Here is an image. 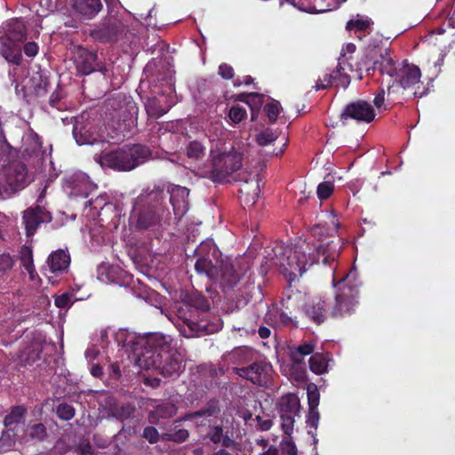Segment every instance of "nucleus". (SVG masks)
<instances>
[{
    "label": "nucleus",
    "instance_id": "1",
    "mask_svg": "<svg viewBox=\"0 0 455 455\" xmlns=\"http://www.w3.org/2000/svg\"><path fill=\"white\" fill-rule=\"evenodd\" d=\"M195 253L197 257L196 271L199 275H206L212 283L220 284L224 292L233 290L248 268L242 266L241 260H219L218 250L212 241L202 242Z\"/></svg>",
    "mask_w": 455,
    "mask_h": 455
},
{
    "label": "nucleus",
    "instance_id": "2",
    "mask_svg": "<svg viewBox=\"0 0 455 455\" xmlns=\"http://www.w3.org/2000/svg\"><path fill=\"white\" fill-rule=\"evenodd\" d=\"M181 323H178L180 334L186 338L201 337L217 332L221 329L220 318L212 315L208 299L200 293L192 292L187 295L183 305L177 311Z\"/></svg>",
    "mask_w": 455,
    "mask_h": 455
},
{
    "label": "nucleus",
    "instance_id": "3",
    "mask_svg": "<svg viewBox=\"0 0 455 455\" xmlns=\"http://www.w3.org/2000/svg\"><path fill=\"white\" fill-rule=\"evenodd\" d=\"M145 351L140 354L141 360L148 369H156L163 377L177 379L185 365L180 354L172 347L170 336L152 333L144 339Z\"/></svg>",
    "mask_w": 455,
    "mask_h": 455
},
{
    "label": "nucleus",
    "instance_id": "4",
    "mask_svg": "<svg viewBox=\"0 0 455 455\" xmlns=\"http://www.w3.org/2000/svg\"><path fill=\"white\" fill-rule=\"evenodd\" d=\"M170 215L164 188L157 186L136 198L130 219L137 229L148 230L159 227Z\"/></svg>",
    "mask_w": 455,
    "mask_h": 455
},
{
    "label": "nucleus",
    "instance_id": "5",
    "mask_svg": "<svg viewBox=\"0 0 455 455\" xmlns=\"http://www.w3.org/2000/svg\"><path fill=\"white\" fill-rule=\"evenodd\" d=\"M373 69H379L381 75H387L394 80L393 84L387 86L388 99L395 92V86L408 90L420 82L419 68L409 63L407 60L401 62L395 60L387 49H384L383 52L380 51L379 60L374 61Z\"/></svg>",
    "mask_w": 455,
    "mask_h": 455
},
{
    "label": "nucleus",
    "instance_id": "6",
    "mask_svg": "<svg viewBox=\"0 0 455 455\" xmlns=\"http://www.w3.org/2000/svg\"><path fill=\"white\" fill-rule=\"evenodd\" d=\"M152 157L149 147L142 144L126 145L116 150L95 155L94 159L102 168L116 172H130L147 163Z\"/></svg>",
    "mask_w": 455,
    "mask_h": 455
},
{
    "label": "nucleus",
    "instance_id": "7",
    "mask_svg": "<svg viewBox=\"0 0 455 455\" xmlns=\"http://www.w3.org/2000/svg\"><path fill=\"white\" fill-rule=\"evenodd\" d=\"M275 264L279 265L283 273L293 281L307 271V266L318 263V259L311 254L310 243L303 241L293 247L276 245L273 248Z\"/></svg>",
    "mask_w": 455,
    "mask_h": 455
},
{
    "label": "nucleus",
    "instance_id": "8",
    "mask_svg": "<svg viewBox=\"0 0 455 455\" xmlns=\"http://www.w3.org/2000/svg\"><path fill=\"white\" fill-rule=\"evenodd\" d=\"M107 110L111 116L113 123L116 124V131L123 137L132 136L138 124L139 108L131 96L118 94L108 100Z\"/></svg>",
    "mask_w": 455,
    "mask_h": 455
},
{
    "label": "nucleus",
    "instance_id": "9",
    "mask_svg": "<svg viewBox=\"0 0 455 455\" xmlns=\"http://www.w3.org/2000/svg\"><path fill=\"white\" fill-rule=\"evenodd\" d=\"M27 408L23 405L12 406L4 416V430L0 437V451H6L15 446L17 442L26 439Z\"/></svg>",
    "mask_w": 455,
    "mask_h": 455
},
{
    "label": "nucleus",
    "instance_id": "10",
    "mask_svg": "<svg viewBox=\"0 0 455 455\" xmlns=\"http://www.w3.org/2000/svg\"><path fill=\"white\" fill-rule=\"evenodd\" d=\"M311 233L314 237L312 244H310L311 254L318 259V262L322 257L323 264L331 265L339 257L341 238L330 235L327 228L321 224L315 225Z\"/></svg>",
    "mask_w": 455,
    "mask_h": 455
},
{
    "label": "nucleus",
    "instance_id": "11",
    "mask_svg": "<svg viewBox=\"0 0 455 455\" xmlns=\"http://www.w3.org/2000/svg\"><path fill=\"white\" fill-rule=\"evenodd\" d=\"M31 181L27 165L15 161L2 170L0 174V195L10 197L16 192L25 188Z\"/></svg>",
    "mask_w": 455,
    "mask_h": 455
},
{
    "label": "nucleus",
    "instance_id": "12",
    "mask_svg": "<svg viewBox=\"0 0 455 455\" xmlns=\"http://www.w3.org/2000/svg\"><path fill=\"white\" fill-rule=\"evenodd\" d=\"M353 275L354 274L350 272L339 282L344 284L335 296V303L331 311L333 318L345 317L355 312L358 304L359 288L356 283H351Z\"/></svg>",
    "mask_w": 455,
    "mask_h": 455
},
{
    "label": "nucleus",
    "instance_id": "13",
    "mask_svg": "<svg viewBox=\"0 0 455 455\" xmlns=\"http://www.w3.org/2000/svg\"><path fill=\"white\" fill-rule=\"evenodd\" d=\"M243 166V154L235 150L221 152L212 156L209 178L217 183L225 182Z\"/></svg>",
    "mask_w": 455,
    "mask_h": 455
},
{
    "label": "nucleus",
    "instance_id": "14",
    "mask_svg": "<svg viewBox=\"0 0 455 455\" xmlns=\"http://www.w3.org/2000/svg\"><path fill=\"white\" fill-rule=\"evenodd\" d=\"M128 24L117 15L106 16L93 29L90 36L100 43H116L127 36Z\"/></svg>",
    "mask_w": 455,
    "mask_h": 455
},
{
    "label": "nucleus",
    "instance_id": "15",
    "mask_svg": "<svg viewBox=\"0 0 455 455\" xmlns=\"http://www.w3.org/2000/svg\"><path fill=\"white\" fill-rule=\"evenodd\" d=\"M276 406L281 419L282 429L285 435H290L294 429L295 418L299 417V399L295 394L288 393L280 398Z\"/></svg>",
    "mask_w": 455,
    "mask_h": 455
},
{
    "label": "nucleus",
    "instance_id": "16",
    "mask_svg": "<svg viewBox=\"0 0 455 455\" xmlns=\"http://www.w3.org/2000/svg\"><path fill=\"white\" fill-rule=\"evenodd\" d=\"M235 371L254 385L267 387L270 381L272 366L264 361H258L245 367L235 368Z\"/></svg>",
    "mask_w": 455,
    "mask_h": 455
},
{
    "label": "nucleus",
    "instance_id": "17",
    "mask_svg": "<svg viewBox=\"0 0 455 455\" xmlns=\"http://www.w3.org/2000/svg\"><path fill=\"white\" fill-rule=\"evenodd\" d=\"M75 64L77 73L81 76H87L96 71L105 76L108 72L107 66L103 62L98 61L97 52L88 51L84 47L77 48Z\"/></svg>",
    "mask_w": 455,
    "mask_h": 455
},
{
    "label": "nucleus",
    "instance_id": "18",
    "mask_svg": "<svg viewBox=\"0 0 455 455\" xmlns=\"http://www.w3.org/2000/svg\"><path fill=\"white\" fill-rule=\"evenodd\" d=\"M235 180L243 182L238 190L240 200L245 204L253 205L260 193L258 177L251 172L243 171L237 173Z\"/></svg>",
    "mask_w": 455,
    "mask_h": 455
},
{
    "label": "nucleus",
    "instance_id": "19",
    "mask_svg": "<svg viewBox=\"0 0 455 455\" xmlns=\"http://www.w3.org/2000/svg\"><path fill=\"white\" fill-rule=\"evenodd\" d=\"M52 220L51 212L40 205L29 207L22 213V223L28 237L33 236L41 224L50 223Z\"/></svg>",
    "mask_w": 455,
    "mask_h": 455
},
{
    "label": "nucleus",
    "instance_id": "20",
    "mask_svg": "<svg viewBox=\"0 0 455 455\" xmlns=\"http://www.w3.org/2000/svg\"><path fill=\"white\" fill-rule=\"evenodd\" d=\"M166 202L172 204L175 218L180 220L188 210L189 190L179 185H169L166 191Z\"/></svg>",
    "mask_w": 455,
    "mask_h": 455
},
{
    "label": "nucleus",
    "instance_id": "21",
    "mask_svg": "<svg viewBox=\"0 0 455 455\" xmlns=\"http://www.w3.org/2000/svg\"><path fill=\"white\" fill-rule=\"evenodd\" d=\"M373 107L363 100H357L346 106L340 115V120L345 123L348 118L357 122L371 123L375 118Z\"/></svg>",
    "mask_w": 455,
    "mask_h": 455
},
{
    "label": "nucleus",
    "instance_id": "22",
    "mask_svg": "<svg viewBox=\"0 0 455 455\" xmlns=\"http://www.w3.org/2000/svg\"><path fill=\"white\" fill-rule=\"evenodd\" d=\"M304 313L314 323H324L328 316V303L322 297H313L305 302Z\"/></svg>",
    "mask_w": 455,
    "mask_h": 455
},
{
    "label": "nucleus",
    "instance_id": "23",
    "mask_svg": "<svg viewBox=\"0 0 455 455\" xmlns=\"http://www.w3.org/2000/svg\"><path fill=\"white\" fill-rule=\"evenodd\" d=\"M70 255L68 251L59 249L52 251L46 260L45 271H49L55 276L61 275L66 273L70 265Z\"/></svg>",
    "mask_w": 455,
    "mask_h": 455
},
{
    "label": "nucleus",
    "instance_id": "24",
    "mask_svg": "<svg viewBox=\"0 0 455 455\" xmlns=\"http://www.w3.org/2000/svg\"><path fill=\"white\" fill-rule=\"evenodd\" d=\"M212 443L221 447L235 448L238 443L229 435L228 431L225 432L222 425H208V431L205 435Z\"/></svg>",
    "mask_w": 455,
    "mask_h": 455
},
{
    "label": "nucleus",
    "instance_id": "25",
    "mask_svg": "<svg viewBox=\"0 0 455 455\" xmlns=\"http://www.w3.org/2000/svg\"><path fill=\"white\" fill-rule=\"evenodd\" d=\"M350 81L349 76L341 74L340 70L335 68L331 73L325 74L323 78L318 79L314 88L315 91L324 90L332 85L347 88Z\"/></svg>",
    "mask_w": 455,
    "mask_h": 455
},
{
    "label": "nucleus",
    "instance_id": "26",
    "mask_svg": "<svg viewBox=\"0 0 455 455\" xmlns=\"http://www.w3.org/2000/svg\"><path fill=\"white\" fill-rule=\"evenodd\" d=\"M350 81L349 76L341 74L340 70L335 68L331 73L325 74L323 78L318 79L314 88L315 91L324 90L332 85L347 88Z\"/></svg>",
    "mask_w": 455,
    "mask_h": 455
},
{
    "label": "nucleus",
    "instance_id": "27",
    "mask_svg": "<svg viewBox=\"0 0 455 455\" xmlns=\"http://www.w3.org/2000/svg\"><path fill=\"white\" fill-rule=\"evenodd\" d=\"M0 54L12 64L17 66L21 64L22 55L20 43L10 41L4 36H0Z\"/></svg>",
    "mask_w": 455,
    "mask_h": 455
},
{
    "label": "nucleus",
    "instance_id": "28",
    "mask_svg": "<svg viewBox=\"0 0 455 455\" xmlns=\"http://www.w3.org/2000/svg\"><path fill=\"white\" fill-rule=\"evenodd\" d=\"M102 7L101 0H72L74 11L87 20L93 19Z\"/></svg>",
    "mask_w": 455,
    "mask_h": 455
},
{
    "label": "nucleus",
    "instance_id": "29",
    "mask_svg": "<svg viewBox=\"0 0 455 455\" xmlns=\"http://www.w3.org/2000/svg\"><path fill=\"white\" fill-rule=\"evenodd\" d=\"M220 401L216 398H212L200 410L184 414L182 419L192 420L193 419L217 417L220 413Z\"/></svg>",
    "mask_w": 455,
    "mask_h": 455
},
{
    "label": "nucleus",
    "instance_id": "30",
    "mask_svg": "<svg viewBox=\"0 0 455 455\" xmlns=\"http://www.w3.org/2000/svg\"><path fill=\"white\" fill-rule=\"evenodd\" d=\"M182 417L174 420L172 425L170 427L168 432L163 433L161 435V440L164 442H172L175 443H182L186 442L189 437V431L185 428H181L179 424L180 421H183Z\"/></svg>",
    "mask_w": 455,
    "mask_h": 455
},
{
    "label": "nucleus",
    "instance_id": "31",
    "mask_svg": "<svg viewBox=\"0 0 455 455\" xmlns=\"http://www.w3.org/2000/svg\"><path fill=\"white\" fill-rule=\"evenodd\" d=\"M6 39L17 43H21L27 38V29L24 22L20 19L11 20L6 25Z\"/></svg>",
    "mask_w": 455,
    "mask_h": 455
},
{
    "label": "nucleus",
    "instance_id": "32",
    "mask_svg": "<svg viewBox=\"0 0 455 455\" xmlns=\"http://www.w3.org/2000/svg\"><path fill=\"white\" fill-rule=\"evenodd\" d=\"M340 70L341 74H345L350 76V74H355L359 78H362V66L354 56H346V54H340L338 60V65L336 68Z\"/></svg>",
    "mask_w": 455,
    "mask_h": 455
},
{
    "label": "nucleus",
    "instance_id": "33",
    "mask_svg": "<svg viewBox=\"0 0 455 455\" xmlns=\"http://www.w3.org/2000/svg\"><path fill=\"white\" fill-rule=\"evenodd\" d=\"M177 413V407L172 403H163L149 412L148 419L152 424H158L160 419H169Z\"/></svg>",
    "mask_w": 455,
    "mask_h": 455
},
{
    "label": "nucleus",
    "instance_id": "34",
    "mask_svg": "<svg viewBox=\"0 0 455 455\" xmlns=\"http://www.w3.org/2000/svg\"><path fill=\"white\" fill-rule=\"evenodd\" d=\"M171 107V104L164 106L161 99L156 96L148 98L145 104L148 116L153 118H159L163 116L170 110Z\"/></svg>",
    "mask_w": 455,
    "mask_h": 455
},
{
    "label": "nucleus",
    "instance_id": "35",
    "mask_svg": "<svg viewBox=\"0 0 455 455\" xmlns=\"http://www.w3.org/2000/svg\"><path fill=\"white\" fill-rule=\"evenodd\" d=\"M315 344L313 342H304L298 347L291 348L290 358L293 364L299 365L304 362V357L314 353Z\"/></svg>",
    "mask_w": 455,
    "mask_h": 455
},
{
    "label": "nucleus",
    "instance_id": "36",
    "mask_svg": "<svg viewBox=\"0 0 455 455\" xmlns=\"http://www.w3.org/2000/svg\"><path fill=\"white\" fill-rule=\"evenodd\" d=\"M329 357L322 353H315L309 358V369L315 374L321 375L327 371Z\"/></svg>",
    "mask_w": 455,
    "mask_h": 455
},
{
    "label": "nucleus",
    "instance_id": "37",
    "mask_svg": "<svg viewBox=\"0 0 455 455\" xmlns=\"http://www.w3.org/2000/svg\"><path fill=\"white\" fill-rule=\"evenodd\" d=\"M20 254L21 266L28 273L30 279L34 280L36 271L34 266L32 249L27 245H23L20 249Z\"/></svg>",
    "mask_w": 455,
    "mask_h": 455
},
{
    "label": "nucleus",
    "instance_id": "38",
    "mask_svg": "<svg viewBox=\"0 0 455 455\" xmlns=\"http://www.w3.org/2000/svg\"><path fill=\"white\" fill-rule=\"evenodd\" d=\"M302 300V295L297 291L288 295L286 298H283L281 300L282 309L292 314L293 312L299 309L300 302Z\"/></svg>",
    "mask_w": 455,
    "mask_h": 455
},
{
    "label": "nucleus",
    "instance_id": "39",
    "mask_svg": "<svg viewBox=\"0 0 455 455\" xmlns=\"http://www.w3.org/2000/svg\"><path fill=\"white\" fill-rule=\"evenodd\" d=\"M47 435L46 427L43 423H36L30 427L26 426V439L41 442Z\"/></svg>",
    "mask_w": 455,
    "mask_h": 455
},
{
    "label": "nucleus",
    "instance_id": "40",
    "mask_svg": "<svg viewBox=\"0 0 455 455\" xmlns=\"http://www.w3.org/2000/svg\"><path fill=\"white\" fill-rule=\"evenodd\" d=\"M15 265V259L11 254L4 252L0 254V278H5Z\"/></svg>",
    "mask_w": 455,
    "mask_h": 455
},
{
    "label": "nucleus",
    "instance_id": "41",
    "mask_svg": "<svg viewBox=\"0 0 455 455\" xmlns=\"http://www.w3.org/2000/svg\"><path fill=\"white\" fill-rule=\"evenodd\" d=\"M73 136L78 145L92 144L94 139L84 127H79L77 124L74 125Z\"/></svg>",
    "mask_w": 455,
    "mask_h": 455
},
{
    "label": "nucleus",
    "instance_id": "42",
    "mask_svg": "<svg viewBox=\"0 0 455 455\" xmlns=\"http://www.w3.org/2000/svg\"><path fill=\"white\" fill-rule=\"evenodd\" d=\"M278 139V134L272 129L267 128L256 135V142L259 146H267Z\"/></svg>",
    "mask_w": 455,
    "mask_h": 455
},
{
    "label": "nucleus",
    "instance_id": "43",
    "mask_svg": "<svg viewBox=\"0 0 455 455\" xmlns=\"http://www.w3.org/2000/svg\"><path fill=\"white\" fill-rule=\"evenodd\" d=\"M56 414L61 420L68 421L74 418L76 410L72 405L61 403L56 407Z\"/></svg>",
    "mask_w": 455,
    "mask_h": 455
},
{
    "label": "nucleus",
    "instance_id": "44",
    "mask_svg": "<svg viewBox=\"0 0 455 455\" xmlns=\"http://www.w3.org/2000/svg\"><path fill=\"white\" fill-rule=\"evenodd\" d=\"M233 124H237L247 117V111L240 106H233L230 108L228 115Z\"/></svg>",
    "mask_w": 455,
    "mask_h": 455
},
{
    "label": "nucleus",
    "instance_id": "45",
    "mask_svg": "<svg viewBox=\"0 0 455 455\" xmlns=\"http://www.w3.org/2000/svg\"><path fill=\"white\" fill-rule=\"evenodd\" d=\"M187 156L189 158L199 159L204 156V148L201 142L194 140L187 147Z\"/></svg>",
    "mask_w": 455,
    "mask_h": 455
},
{
    "label": "nucleus",
    "instance_id": "46",
    "mask_svg": "<svg viewBox=\"0 0 455 455\" xmlns=\"http://www.w3.org/2000/svg\"><path fill=\"white\" fill-rule=\"evenodd\" d=\"M371 24V22L369 19L350 20L346 25V29L348 31L355 29L358 32H365L370 28Z\"/></svg>",
    "mask_w": 455,
    "mask_h": 455
},
{
    "label": "nucleus",
    "instance_id": "47",
    "mask_svg": "<svg viewBox=\"0 0 455 455\" xmlns=\"http://www.w3.org/2000/svg\"><path fill=\"white\" fill-rule=\"evenodd\" d=\"M268 121L272 124L275 123L280 114V103L277 100H273L264 107Z\"/></svg>",
    "mask_w": 455,
    "mask_h": 455
},
{
    "label": "nucleus",
    "instance_id": "48",
    "mask_svg": "<svg viewBox=\"0 0 455 455\" xmlns=\"http://www.w3.org/2000/svg\"><path fill=\"white\" fill-rule=\"evenodd\" d=\"M334 191V184L331 181H323L319 183L316 189L317 196L320 200L328 199Z\"/></svg>",
    "mask_w": 455,
    "mask_h": 455
},
{
    "label": "nucleus",
    "instance_id": "49",
    "mask_svg": "<svg viewBox=\"0 0 455 455\" xmlns=\"http://www.w3.org/2000/svg\"><path fill=\"white\" fill-rule=\"evenodd\" d=\"M291 435H286L280 443L281 451L283 455H297L298 450Z\"/></svg>",
    "mask_w": 455,
    "mask_h": 455
},
{
    "label": "nucleus",
    "instance_id": "50",
    "mask_svg": "<svg viewBox=\"0 0 455 455\" xmlns=\"http://www.w3.org/2000/svg\"><path fill=\"white\" fill-rule=\"evenodd\" d=\"M49 85V77L44 74H39L38 83L35 85V92L36 96H44L47 93Z\"/></svg>",
    "mask_w": 455,
    "mask_h": 455
},
{
    "label": "nucleus",
    "instance_id": "51",
    "mask_svg": "<svg viewBox=\"0 0 455 455\" xmlns=\"http://www.w3.org/2000/svg\"><path fill=\"white\" fill-rule=\"evenodd\" d=\"M141 436L151 444L156 443L161 439L158 430L153 426L146 427Z\"/></svg>",
    "mask_w": 455,
    "mask_h": 455
},
{
    "label": "nucleus",
    "instance_id": "52",
    "mask_svg": "<svg viewBox=\"0 0 455 455\" xmlns=\"http://www.w3.org/2000/svg\"><path fill=\"white\" fill-rule=\"evenodd\" d=\"M279 320L280 323L284 326H291L294 328L298 327V321L296 315L292 314H289V312L281 308V312L279 313Z\"/></svg>",
    "mask_w": 455,
    "mask_h": 455
},
{
    "label": "nucleus",
    "instance_id": "53",
    "mask_svg": "<svg viewBox=\"0 0 455 455\" xmlns=\"http://www.w3.org/2000/svg\"><path fill=\"white\" fill-rule=\"evenodd\" d=\"M55 306L59 308L70 307L73 304L72 294L64 292L55 298Z\"/></svg>",
    "mask_w": 455,
    "mask_h": 455
},
{
    "label": "nucleus",
    "instance_id": "54",
    "mask_svg": "<svg viewBox=\"0 0 455 455\" xmlns=\"http://www.w3.org/2000/svg\"><path fill=\"white\" fill-rule=\"evenodd\" d=\"M75 451L79 455H93L92 446L88 439L83 438L78 445L75 448Z\"/></svg>",
    "mask_w": 455,
    "mask_h": 455
},
{
    "label": "nucleus",
    "instance_id": "55",
    "mask_svg": "<svg viewBox=\"0 0 455 455\" xmlns=\"http://www.w3.org/2000/svg\"><path fill=\"white\" fill-rule=\"evenodd\" d=\"M320 394L316 387L313 390L307 389L308 409H317L319 405Z\"/></svg>",
    "mask_w": 455,
    "mask_h": 455
},
{
    "label": "nucleus",
    "instance_id": "56",
    "mask_svg": "<svg viewBox=\"0 0 455 455\" xmlns=\"http://www.w3.org/2000/svg\"><path fill=\"white\" fill-rule=\"evenodd\" d=\"M108 379L118 380L122 377V371L118 363H111L108 367Z\"/></svg>",
    "mask_w": 455,
    "mask_h": 455
},
{
    "label": "nucleus",
    "instance_id": "57",
    "mask_svg": "<svg viewBox=\"0 0 455 455\" xmlns=\"http://www.w3.org/2000/svg\"><path fill=\"white\" fill-rule=\"evenodd\" d=\"M320 414L317 409H308L307 423L309 427L317 428Z\"/></svg>",
    "mask_w": 455,
    "mask_h": 455
},
{
    "label": "nucleus",
    "instance_id": "58",
    "mask_svg": "<svg viewBox=\"0 0 455 455\" xmlns=\"http://www.w3.org/2000/svg\"><path fill=\"white\" fill-rule=\"evenodd\" d=\"M219 75L224 79H232L235 76L234 68L227 64L222 63L219 66Z\"/></svg>",
    "mask_w": 455,
    "mask_h": 455
},
{
    "label": "nucleus",
    "instance_id": "59",
    "mask_svg": "<svg viewBox=\"0 0 455 455\" xmlns=\"http://www.w3.org/2000/svg\"><path fill=\"white\" fill-rule=\"evenodd\" d=\"M249 96V103L248 105H255L257 108H259L264 100V94L259 93V92H250L248 93Z\"/></svg>",
    "mask_w": 455,
    "mask_h": 455
},
{
    "label": "nucleus",
    "instance_id": "60",
    "mask_svg": "<svg viewBox=\"0 0 455 455\" xmlns=\"http://www.w3.org/2000/svg\"><path fill=\"white\" fill-rule=\"evenodd\" d=\"M38 45L35 42H28L23 47L24 53L28 57H35L38 52Z\"/></svg>",
    "mask_w": 455,
    "mask_h": 455
},
{
    "label": "nucleus",
    "instance_id": "61",
    "mask_svg": "<svg viewBox=\"0 0 455 455\" xmlns=\"http://www.w3.org/2000/svg\"><path fill=\"white\" fill-rule=\"evenodd\" d=\"M62 99V94L60 92H53L49 99V104L57 109H61V106L60 104Z\"/></svg>",
    "mask_w": 455,
    "mask_h": 455
},
{
    "label": "nucleus",
    "instance_id": "62",
    "mask_svg": "<svg viewBox=\"0 0 455 455\" xmlns=\"http://www.w3.org/2000/svg\"><path fill=\"white\" fill-rule=\"evenodd\" d=\"M255 420L258 423V427L261 431H267L269 430L272 426L273 422L271 419H263L260 416H256Z\"/></svg>",
    "mask_w": 455,
    "mask_h": 455
},
{
    "label": "nucleus",
    "instance_id": "63",
    "mask_svg": "<svg viewBox=\"0 0 455 455\" xmlns=\"http://www.w3.org/2000/svg\"><path fill=\"white\" fill-rule=\"evenodd\" d=\"M90 373L97 379H103L105 373L103 367L99 363H93L92 364L90 368Z\"/></svg>",
    "mask_w": 455,
    "mask_h": 455
},
{
    "label": "nucleus",
    "instance_id": "64",
    "mask_svg": "<svg viewBox=\"0 0 455 455\" xmlns=\"http://www.w3.org/2000/svg\"><path fill=\"white\" fill-rule=\"evenodd\" d=\"M385 101V90L383 88H380L374 98V105L376 108H379L382 107Z\"/></svg>",
    "mask_w": 455,
    "mask_h": 455
}]
</instances>
